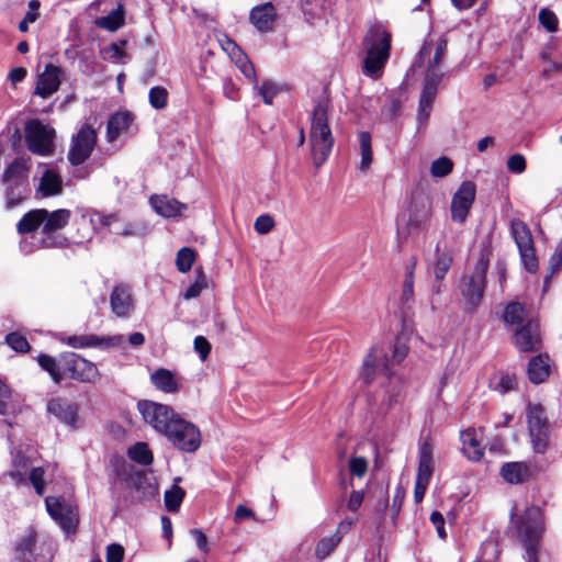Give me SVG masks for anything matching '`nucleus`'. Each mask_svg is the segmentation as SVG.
I'll use <instances>...</instances> for the list:
<instances>
[{
	"label": "nucleus",
	"mask_w": 562,
	"mask_h": 562,
	"mask_svg": "<svg viewBox=\"0 0 562 562\" xmlns=\"http://www.w3.org/2000/svg\"><path fill=\"white\" fill-rule=\"evenodd\" d=\"M59 341L75 349L85 348H98V349H110L119 348L124 344V336L121 334L112 336H99L94 334L90 335H72L63 336Z\"/></svg>",
	"instance_id": "ddd939ff"
},
{
	"label": "nucleus",
	"mask_w": 562,
	"mask_h": 562,
	"mask_svg": "<svg viewBox=\"0 0 562 562\" xmlns=\"http://www.w3.org/2000/svg\"><path fill=\"white\" fill-rule=\"evenodd\" d=\"M5 342L18 352H25L30 349L26 338L19 333H10L5 336Z\"/></svg>",
	"instance_id": "6e6d98bb"
},
{
	"label": "nucleus",
	"mask_w": 562,
	"mask_h": 562,
	"mask_svg": "<svg viewBox=\"0 0 562 562\" xmlns=\"http://www.w3.org/2000/svg\"><path fill=\"white\" fill-rule=\"evenodd\" d=\"M510 234L518 249L533 245V238L528 225L519 218L510 220Z\"/></svg>",
	"instance_id": "2f4dec72"
},
{
	"label": "nucleus",
	"mask_w": 562,
	"mask_h": 562,
	"mask_svg": "<svg viewBox=\"0 0 562 562\" xmlns=\"http://www.w3.org/2000/svg\"><path fill=\"white\" fill-rule=\"evenodd\" d=\"M359 143H360V170H367L373 160L372 147H371V135L368 132H361L359 134Z\"/></svg>",
	"instance_id": "4c0bfd02"
},
{
	"label": "nucleus",
	"mask_w": 562,
	"mask_h": 562,
	"mask_svg": "<svg viewBox=\"0 0 562 562\" xmlns=\"http://www.w3.org/2000/svg\"><path fill=\"white\" fill-rule=\"evenodd\" d=\"M184 497V491L177 484L165 492V506L169 512H176L180 507Z\"/></svg>",
	"instance_id": "a18cd8bd"
},
{
	"label": "nucleus",
	"mask_w": 562,
	"mask_h": 562,
	"mask_svg": "<svg viewBox=\"0 0 562 562\" xmlns=\"http://www.w3.org/2000/svg\"><path fill=\"white\" fill-rule=\"evenodd\" d=\"M368 470V461L363 457H351L349 471L352 476L362 477Z\"/></svg>",
	"instance_id": "13d9d810"
},
{
	"label": "nucleus",
	"mask_w": 562,
	"mask_h": 562,
	"mask_svg": "<svg viewBox=\"0 0 562 562\" xmlns=\"http://www.w3.org/2000/svg\"><path fill=\"white\" fill-rule=\"evenodd\" d=\"M229 45L233 46L232 58L234 59L239 70L244 74L245 77L257 82L256 69L251 61L247 58L246 55L243 54V52L239 49V47L236 46L235 43L229 42Z\"/></svg>",
	"instance_id": "72a5a7b5"
},
{
	"label": "nucleus",
	"mask_w": 562,
	"mask_h": 562,
	"mask_svg": "<svg viewBox=\"0 0 562 562\" xmlns=\"http://www.w3.org/2000/svg\"><path fill=\"white\" fill-rule=\"evenodd\" d=\"M514 342L516 347L524 352L532 351L538 348L540 345L538 323L535 321H528L516 331Z\"/></svg>",
	"instance_id": "4be33fe9"
},
{
	"label": "nucleus",
	"mask_w": 562,
	"mask_h": 562,
	"mask_svg": "<svg viewBox=\"0 0 562 562\" xmlns=\"http://www.w3.org/2000/svg\"><path fill=\"white\" fill-rule=\"evenodd\" d=\"M127 453L133 461L142 465L151 464L154 459L153 452L146 442H136L128 449Z\"/></svg>",
	"instance_id": "e433bc0d"
},
{
	"label": "nucleus",
	"mask_w": 562,
	"mask_h": 562,
	"mask_svg": "<svg viewBox=\"0 0 562 562\" xmlns=\"http://www.w3.org/2000/svg\"><path fill=\"white\" fill-rule=\"evenodd\" d=\"M387 383L382 386V403L392 406L404 398V385L401 376L384 372Z\"/></svg>",
	"instance_id": "cd10ccee"
},
{
	"label": "nucleus",
	"mask_w": 562,
	"mask_h": 562,
	"mask_svg": "<svg viewBox=\"0 0 562 562\" xmlns=\"http://www.w3.org/2000/svg\"><path fill=\"white\" fill-rule=\"evenodd\" d=\"M30 465L25 457L18 454L13 460V468L10 471V475L16 483H25L26 475L30 472Z\"/></svg>",
	"instance_id": "37998d69"
},
{
	"label": "nucleus",
	"mask_w": 562,
	"mask_h": 562,
	"mask_svg": "<svg viewBox=\"0 0 562 562\" xmlns=\"http://www.w3.org/2000/svg\"><path fill=\"white\" fill-rule=\"evenodd\" d=\"M26 481H29L35 492L38 495H43L45 492V480H44V469L41 467L31 468L30 472L26 475Z\"/></svg>",
	"instance_id": "3c124183"
},
{
	"label": "nucleus",
	"mask_w": 562,
	"mask_h": 562,
	"mask_svg": "<svg viewBox=\"0 0 562 562\" xmlns=\"http://www.w3.org/2000/svg\"><path fill=\"white\" fill-rule=\"evenodd\" d=\"M452 265V254L450 251H443L438 255L435 263V279L439 282L442 281L450 270Z\"/></svg>",
	"instance_id": "49530a36"
},
{
	"label": "nucleus",
	"mask_w": 562,
	"mask_h": 562,
	"mask_svg": "<svg viewBox=\"0 0 562 562\" xmlns=\"http://www.w3.org/2000/svg\"><path fill=\"white\" fill-rule=\"evenodd\" d=\"M124 549L117 543H112L106 548V562H122Z\"/></svg>",
	"instance_id": "e2e57ef3"
},
{
	"label": "nucleus",
	"mask_w": 562,
	"mask_h": 562,
	"mask_svg": "<svg viewBox=\"0 0 562 562\" xmlns=\"http://www.w3.org/2000/svg\"><path fill=\"white\" fill-rule=\"evenodd\" d=\"M507 168H508V170H510L512 172H515V173L524 172L526 169L525 157L520 154H515V155L510 156L507 160Z\"/></svg>",
	"instance_id": "680f3d73"
},
{
	"label": "nucleus",
	"mask_w": 562,
	"mask_h": 562,
	"mask_svg": "<svg viewBox=\"0 0 562 562\" xmlns=\"http://www.w3.org/2000/svg\"><path fill=\"white\" fill-rule=\"evenodd\" d=\"M488 262V254L482 252L473 271L461 277L459 281V292L465 303V308L470 312L475 311L483 301Z\"/></svg>",
	"instance_id": "0eeeda50"
},
{
	"label": "nucleus",
	"mask_w": 562,
	"mask_h": 562,
	"mask_svg": "<svg viewBox=\"0 0 562 562\" xmlns=\"http://www.w3.org/2000/svg\"><path fill=\"white\" fill-rule=\"evenodd\" d=\"M549 359L543 356L533 357L528 363V376L529 380L535 383H541L549 375Z\"/></svg>",
	"instance_id": "473e14b6"
},
{
	"label": "nucleus",
	"mask_w": 562,
	"mask_h": 562,
	"mask_svg": "<svg viewBox=\"0 0 562 562\" xmlns=\"http://www.w3.org/2000/svg\"><path fill=\"white\" fill-rule=\"evenodd\" d=\"M526 317L525 307L518 302H512L504 308L503 319L507 325H519Z\"/></svg>",
	"instance_id": "58836bf2"
},
{
	"label": "nucleus",
	"mask_w": 562,
	"mask_h": 562,
	"mask_svg": "<svg viewBox=\"0 0 562 562\" xmlns=\"http://www.w3.org/2000/svg\"><path fill=\"white\" fill-rule=\"evenodd\" d=\"M45 504L49 516L61 527L64 531L67 533L75 531L77 516L72 504L66 502L61 497L52 496L46 497Z\"/></svg>",
	"instance_id": "4468645a"
},
{
	"label": "nucleus",
	"mask_w": 562,
	"mask_h": 562,
	"mask_svg": "<svg viewBox=\"0 0 562 562\" xmlns=\"http://www.w3.org/2000/svg\"><path fill=\"white\" fill-rule=\"evenodd\" d=\"M517 536L525 549L526 562H539L538 554L544 533L542 510L538 506L528 507L515 522Z\"/></svg>",
	"instance_id": "423d86ee"
},
{
	"label": "nucleus",
	"mask_w": 562,
	"mask_h": 562,
	"mask_svg": "<svg viewBox=\"0 0 562 562\" xmlns=\"http://www.w3.org/2000/svg\"><path fill=\"white\" fill-rule=\"evenodd\" d=\"M516 383H517V380H516L515 375L504 374L501 376V379L496 385V390L499 393L505 394L508 391L513 390L516 386Z\"/></svg>",
	"instance_id": "0e129e2a"
},
{
	"label": "nucleus",
	"mask_w": 562,
	"mask_h": 562,
	"mask_svg": "<svg viewBox=\"0 0 562 562\" xmlns=\"http://www.w3.org/2000/svg\"><path fill=\"white\" fill-rule=\"evenodd\" d=\"M38 169H43L42 176L38 178L37 194L43 198L54 196L61 193V177L53 168L46 164H38Z\"/></svg>",
	"instance_id": "a211bd4d"
},
{
	"label": "nucleus",
	"mask_w": 562,
	"mask_h": 562,
	"mask_svg": "<svg viewBox=\"0 0 562 562\" xmlns=\"http://www.w3.org/2000/svg\"><path fill=\"white\" fill-rule=\"evenodd\" d=\"M250 23L261 33L270 32L277 21V12L271 2L261 3L251 9Z\"/></svg>",
	"instance_id": "6ab92c4d"
},
{
	"label": "nucleus",
	"mask_w": 562,
	"mask_h": 562,
	"mask_svg": "<svg viewBox=\"0 0 562 562\" xmlns=\"http://www.w3.org/2000/svg\"><path fill=\"white\" fill-rule=\"evenodd\" d=\"M29 161L26 159L18 158L13 160L3 173L4 184H22L29 183Z\"/></svg>",
	"instance_id": "c756f323"
},
{
	"label": "nucleus",
	"mask_w": 562,
	"mask_h": 562,
	"mask_svg": "<svg viewBox=\"0 0 562 562\" xmlns=\"http://www.w3.org/2000/svg\"><path fill=\"white\" fill-rule=\"evenodd\" d=\"M339 541L340 537L337 535L322 539L316 546L317 558L325 559L337 547Z\"/></svg>",
	"instance_id": "864d4df0"
},
{
	"label": "nucleus",
	"mask_w": 562,
	"mask_h": 562,
	"mask_svg": "<svg viewBox=\"0 0 562 562\" xmlns=\"http://www.w3.org/2000/svg\"><path fill=\"white\" fill-rule=\"evenodd\" d=\"M274 226V221L269 214H262L255 221V231L258 234H268Z\"/></svg>",
	"instance_id": "bf43d9fd"
},
{
	"label": "nucleus",
	"mask_w": 562,
	"mask_h": 562,
	"mask_svg": "<svg viewBox=\"0 0 562 562\" xmlns=\"http://www.w3.org/2000/svg\"><path fill=\"white\" fill-rule=\"evenodd\" d=\"M195 260V251L192 248L183 247L178 250L176 256V267L182 272H189Z\"/></svg>",
	"instance_id": "79ce46f5"
},
{
	"label": "nucleus",
	"mask_w": 562,
	"mask_h": 562,
	"mask_svg": "<svg viewBox=\"0 0 562 562\" xmlns=\"http://www.w3.org/2000/svg\"><path fill=\"white\" fill-rule=\"evenodd\" d=\"M408 347L405 342L397 339L393 346L392 357L389 358L383 348L374 346L366 356L362 362L360 378L364 383H370L376 370L391 372V364L401 363L407 356Z\"/></svg>",
	"instance_id": "6e6552de"
},
{
	"label": "nucleus",
	"mask_w": 562,
	"mask_h": 562,
	"mask_svg": "<svg viewBox=\"0 0 562 562\" xmlns=\"http://www.w3.org/2000/svg\"><path fill=\"white\" fill-rule=\"evenodd\" d=\"M194 350L202 360H205L211 351V345L203 336H196L194 338Z\"/></svg>",
	"instance_id": "69168bd1"
},
{
	"label": "nucleus",
	"mask_w": 562,
	"mask_h": 562,
	"mask_svg": "<svg viewBox=\"0 0 562 562\" xmlns=\"http://www.w3.org/2000/svg\"><path fill=\"white\" fill-rule=\"evenodd\" d=\"M151 383L165 393L178 391V382L175 374L167 369H158L150 375Z\"/></svg>",
	"instance_id": "7c9ffc66"
},
{
	"label": "nucleus",
	"mask_w": 562,
	"mask_h": 562,
	"mask_svg": "<svg viewBox=\"0 0 562 562\" xmlns=\"http://www.w3.org/2000/svg\"><path fill=\"white\" fill-rule=\"evenodd\" d=\"M190 535L193 537L195 544L200 549V551H202L203 553H207L210 548L207 538L204 535V532L201 529L194 528L190 530Z\"/></svg>",
	"instance_id": "338daca9"
},
{
	"label": "nucleus",
	"mask_w": 562,
	"mask_h": 562,
	"mask_svg": "<svg viewBox=\"0 0 562 562\" xmlns=\"http://www.w3.org/2000/svg\"><path fill=\"white\" fill-rule=\"evenodd\" d=\"M134 121V116L128 111H120L112 114L108 120L106 125V139L112 143L120 136L125 135Z\"/></svg>",
	"instance_id": "393cba45"
},
{
	"label": "nucleus",
	"mask_w": 562,
	"mask_h": 562,
	"mask_svg": "<svg viewBox=\"0 0 562 562\" xmlns=\"http://www.w3.org/2000/svg\"><path fill=\"white\" fill-rule=\"evenodd\" d=\"M60 361L70 378L82 383H95L100 379L97 366L75 352H65Z\"/></svg>",
	"instance_id": "9b49d317"
},
{
	"label": "nucleus",
	"mask_w": 562,
	"mask_h": 562,
	"mask_svg": "<svg viewBox=\"0 0 562 562\" xmlns=\"http://www.w3.org/2000/svg\"><path fill=\"white\" fill-rule=\"evenodd\" d=\"M148 100L156 110H162L168 104V91L166 88L156 86L149 90Z\"/></svg>",
	"instance_id": "09e8293b"
},
{
	"label": "nucleus",
	"mask_w": 562,
	"mask_h": 562,
	"mask_svg": "<svg viewBox=\"0 0 562 562\" xmlns=\"http://www.w3.org/2000/svg\"><path fill=\"white\" fill-rule=\"evenodd\" d=\"M561 266H562V238H561V241L558 244L555 251L553 252V255L551 256V258L549 260L550 276L547 277L546 281H548L549 278L551 276H553L560 269Z\"/></svg>",
	"instance_id": "052dcab7"
},
{
	"label": "nucleus",
	"mask_w": 562,
	"mask_h": 562,
	"mask_svg": "<svg viewBox=\"0 0 562 562\" xmlns=\"http://www.w3.org/2000/svg\"><path fill=\"white\" fill-rule=\"evenodd\" d=\"M482 432L474 428H468L460 434L462 451L471 461H480L484 456V449L481 442Z\"/></svg>",
	"instance_id": "b1692460"
},
{
	"label": "nucleus",
	"mask_w": 562,
	"mask_h": 562,
	"mask_svg": "<svg viewBox=\"0 0 562 562\" xmlns=\"http://www.w3.org/2000/svg\"><path fill=\"white\" fill-rule=\"evenodd\" d=\"M502 477L510 484H520L531 476V469L526 462H507L501 468Z\"/></svg>",
	"instance_id": "c85d7f7f"
},
{
	"label": "nucleus",
	"mask_w": 562,
	"mask_h": 562,
	"mask_svg": "<svg viewBox=\"0 0 562 562\" xmlns=\"http://www.w3.org/2000/svg\"><path fill=\"white\" fill-rule=\"evenodd\" d=\"M391 34L384 25H371L361 43L362 74L373 80L381 78L390 58Z\"/></svg>",
	"instance_id": "20e7f679"
},
{
	"label": "nucleus",
	"mask_w": 562,
	"mask_h": 562,
	"mask_svg": "<svg viewBox=\"0 0 562 562\" xmlns=\"http://www.w3.org/2000/svg\"><path fill=\"white\" fill-rule=\"evenodd\" d=\"M37 362L43 370L49 373L55 383H60L61 374L54 357L42 353L37 357Z\"/></svg>",
	"instance_id": "c03bdc74"
},
{
	"label": "nucleus",
	"mask_w": 562,
	"mask_h": 562,
	"mask_svg": "<svg viewBox=\"0 0 562 562\" xmlns=\"http://www.w3.org/2000/svg\"><path fill=\"white\" fill-rule=\"evenodd\" d=\"M36 539L33 532L24 536L15 547V558L21 562H47L50 559V552L47 554L37 553Z\"/></svg>",
	"instance_id": "412c9836"
},
{
	"label": "nucleus",
	"mask_w": 562,
	"mask_h": 562,
	"mask_svg": "<svg viewBox=\"0 0 562 562\" xmlns=\"http://www.w3.org/2000/svg\"><path fill=\"white\" fill-rule=\"evenodd\" d=\"M539 22L548 32L553 33L558 30L559 20L557 14L547 8L540 10Z\"/></svg>",
	"instance_id": "5fc2aeb1"
},
{
	"label": "nucleus",
	"mask_w": 562,
	"mask_h": 562,
	"mask_svg": "<svg viewBox=\"0 0 562 562\" xmlns=\"http://www.w3.org/2000/svg\"><path fill=\"white\" fill-rule=\"evenodd\" d=\"M63 70L53 64H47L44 70L36 77L34 95L42 99H48L56 93L61 83Z\"/></svg>",
	"instance_id": "dca6fc26"
},
{
	"label": "nucleus",
	"mask_w": 562,
	"mask_h": 562,
	"mask_svg": "<svg viewBox=\"0 0 562 562\" xmlns=\"http://www.w3.org/2000/svg\"><path fill=\"white\" fill-rule=\"evenodd\" d=\"M526 417L533 452L546 453L549 446V423L544 408L540 404L529 403Z\"/></svg>",
	"instance_id": "9d476101"
},
{
	"label": "nucleus",
	"mask_w": 562,
	"mask_h": 562,
	"mask_svg": "<svg viewBox=\"0 0 562 562\" xmlns=\"http://www.w3.org/2000/svg\"><path fill=\"white\" fill-rule=\"evenodd\" d=\"M452 169V160L447 156H442L431 162L430 175L435 178H443L447 177Z\"/></svg>",
	"instance_id": "de8ad7c7"
},
{
	"label": "nucleus",
	"mask_w": 562,
	"mask_h": 562,
	"mask_svg": "<svg viewBox=\"0 0 562 562\" xmlns=\"http://www.w3.org/2000/svg\"><path fill=\"white\" fill-rule=\"evenodd\" d=\"M11 401V390L10 387L0 380V414H5L9 403Z\"/></svg>",
	"instance_id": "774afa93"
},
{
	"label": "nucleus",
	"mask_w": 562,
	"mask_h": 562,
	"mask_svg": "<svg viewBox=\"0 0 562 562\" xmlns=\"http://www.w3.org/2000/svg\"><path fill=\"white\" fill-rule=\"evenodd\" d=\"M47 411L70 427L75 428L79 425L77 405L65 398L50 400L47 404Z\"/></svg>",
	"instance_id": "aec40b11"
},
{
	"label": "nucleus",
	"mask_w": 562,
	"mask_h": 562,
	"mask_svg": "<svg viewBox=\"0 0 562 562\" xmlns=\"http://www.w3.org/2000/svg\"><path fill=\"white\" fill-rule=\"evenodd\" d=\"M155 212L164 217H176L181 215L187 205L168 195H154L149 200Z\"/></svg>",
	"instance_id": "a878e982"
},
{
	"label": "nucleus",
	"mask_w": 562,
	"mask_h": 562,
	"mask_svg": "<svg viewBox=\"0 0 562 562\" xmlns=\"http://www.w3.org/2000/svg\"><path fill=\"white\" fill-rule=\"evenodd\" d=\"M5 186V201L7 207L13 209L19 205L29 194V183L22 184H4Z\"/></svg>",
	"instance_id": "f704fd0d"
},
{
	"label": "nucleus",
	"mask_w": 562,
	"mask_h": 562,
	"mask_svg": "<svg viewBox=\"0 0 562 562\" xmlns=\"http://www.w3.org/2000/svg\"><path fill=\"white\" fill-rule=\"evenodd\" d=\"M24 134L26 147L32 154L38 156L53 154L55 130L49 124L37 119L30 120L25 123Z\"/></svg>",
	"instance_id": "1a4fd4ad"
},
{
	"label": "nucleus",
	"mask_w": 562,
	"mask_h": 562,
	"mask_svg": "<svg viewBox=\"0 0 562 562\" xmlns=\"http://www.w3.org/2000/svg\"><path fill=\"white\" fill-rule=\"evenodd\" d=\"M430 216V202L424 195H414L411 200L407 225L409 229L422 228Z\"/></svg>",
	"instance_id": "5701e85b"
},
{
	"label": "nucleus",
	"mask_w": 562,
	"mask_h": 562,
	"mask_svg": "<svg viewBox=\"0 0 562 562\" xmlns=\"http://www.w3.org/2000/svg\"><path fill=\"white\" fill-rule=\"evenodd\" d=\"M145 423L164 435L177 449L195 452L201 446V432L198 426L186 420L171 407L151 401H142L137 405Z\"/></svg>",
	"instance_id": "f03ea898"
},
{
	"label": "nucleus",
	"mask_w": 562,
	"mask_h": 562,
	"mask_svg": "<svg viewBox=\"0 0 562 562\" xmlns=\"http://www.w3.org/2000/svg\"><path fill=\"white\" fill-rule=\"evenodd\" d=\"M199 276L193 284H191L184 292L186 300L195 299L200 295L203 289L206 288V278L202 271H198Z\"/></svg>",
	"instance_id": "4d7b16f0"
},
{
	"label": "nucleus",
	"mask_w": 562,
	"mask_h": 562,
	"mask_svg": "<svg viewBox=\"0 0 562 562\" xmlns=\"http://www.w3.org/2000/svg\"><path fill=\"white\" fill-rule=\"evenodd\" d=\"M329 3L330 0H300L302 12L308 20L319 18Z\"/></svg>",
	"instance_id": "c9c22d12"
},
{
	"label": "nucleus",
	"mask_w": 562,
	"mask_h": 562,
	"mask_svg": "<svg viewBox=\"0 0 562 562\" xmlns=\"http://www.w3.org/2000/svg\"><path fill=\"white\" fill-rule=\"evenodd\" d=\"M70 218V211L59 209L48 212L45 209H36L27 212L18 222V233L23 235L20 249L29 255L40 249L63 248L71 241L58 233Z\"/></svg>",
	"instance_id": "f257e3e1"
},
{
	"label": "nucleus",
	"mask_w": 562,
	"mask_h": 562,
	"mask_svg": "<svg viewBox=\"0 0 562 562\" xmlns=\"http://www.w3.org/2000/svg\"><path fill=\"white\" fill-rule=\"evenodd\" d=\"M124 22V14L121 8L112 10L108 15L97 20V25L108 31H116Z\"/></svg>",
	"instance_id": "ea45409f"
},
{
	"label": "nucleus",
	"mask_w": 562,
	"mask_h": 562,
	"mask_svg": "<svg viewBox=\"0 0 562 562\" xmlns=\"http://www.w3.org/2000/svg\"><path fill=\"white\" fill-rule=\"evenodd\" d=\"M521 262L529 272H536L538 269V260L536 257L535 245L518 249Z\"/></svg>",
	"instance_id": "8fccbe9b"
},
{
	"label": "nucleus",
	"mask_w": 562,
	"mask_h": 562,
	"mask_svg": "<svg viewBox=\"0 0 562 562\" xmlns=\"http://www.w3.org/2000/svg\"><path fill=\"white\" fill-rule=\"evenodd\" d=\"M97 144L95 130L85 124L72 137L71 146L68 151V160L72 166L82 165L93 151Z\"/></svg>",
	"instance_id": "f8f14e48"
},
{
	"label": "nucleus",
	"mask_w": 562,
	"mask_h": 562,
	"mask_svg": "<svg viewBox=\"0 0 562 562\" xmlns=\"http://www.w3.org/2000/svg\"><path fill=\"white\" fill-rule=\"evenodd\" d=\"M111 312L117 318H130L135 310L132 288L127 284H116L110 293Z\"/></svg>",
	"instance_id": "f3484780"
},
{
	"label": "nucleus",
	"mask_w": 562,
	"mask_h": 562,
	"mask_svg": "<svg viewBox=\"0 0 562 562\" xmlns=\"http://www.w3.org/2000/svg\"><path fill=\"white\" fill-rule=\"evenodd\" d=\"M254 89L257 90L258 94L262 98L266 104H271L274 97L280 91L278 86L270 81H265L260 86L256 83Z\"/></svg>",
	"instance_id": "603ef678"
},
{
	"label": "nucleus",
	"mask_w": 562,
	"mask_h": 562,
	"mask_svg": "<svg viewBox=\"0 0 562 562\" xmlns=\"http://www.w3.org/2000/svg\"><path fill=\"white\" fill-rule=\"evenodd\" d=\"M447 45L448 41L440 36L434 44L428 42L424 43L419 50L418 57L420 60L429 57L419 98L417 113L419 123H425L430 116L438 86L445 75L441 65L447 53Z\"/></svg>",
	"instance_id": "7ed1b4c3"
},
{
	"label": "nucleus",
	"mask_w": 562,
	"mask_h": 562,
	"mask_svg": "<svg viewBox=\"0 0 562 562\" xmlns=\"http://www.w3.org/2000/svg\"><path fill=\"white\" fill-rule=\"evenodd\" d=\"M310 145L313 162L316 167L322 166L328 159L334 137L328 125V101L319 100L312 114Z\"/></svg>",
	"instance_id": "39448f33"
},
{
	"label": "nucleus",
	"mask_w": 562,
	"mask_h": 562,
	"mask_svg": "<svg viewBox=\"0 0 562 562\" xmlns=\"http://www.w3.org/2000/svg\"><path fill=\"white\" fill-rule=\"evenodd\" d=\"M434 448L428 440L419 442L417 480L429 482L434 472Z\"/></svg>",
	"instance_id": "bb28decb"
},
{
	"label": "nucleus",
	"mask_w": 562,
	"mask_h": 562,
	"mask_svg": "<svg viewBox=\"0 0 562 562\" xmlns=\"http://www.w3.org/2000/svg\"><path fill=\"white\" fill-rule=\"evenodd\" d=\"M476 187L472 181H463L451 201V218L453 222L463 223L475 200Z\"/></svg>",
	"instance_id": "2eb2a0df"
},
{
	"label": "nucleus",
	"mask_w": 562,
	"mask_h": 562,
	"mask_svg": "<svg viewBox=\"0 0 562 562\" xmlns=\"http://www.w3.org/2000/svg\"><path fill=\"white\" fill-rule=\"evenodd\" d=\"M414 267L415 262H412L407 268L405 278L403 281V288L401 293V303L404 306H409L414 302Z\"/></svg>",
	"instance_id": "a19ab883"
}]
</instances>
